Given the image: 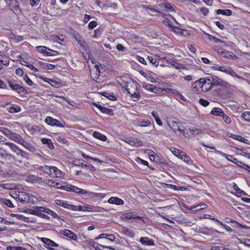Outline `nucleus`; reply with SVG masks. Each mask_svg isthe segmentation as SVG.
<instances>
[{"instance_id":"ddd939ff","label":"nucleus","mask_w":250,"mask_h":250,"mask_svg":"<svg viewBox=\"0 0 250 250\" xmlns=\"http://www.w3.org/2000/svg\"><path fill=\"white\" fill-rule=\"evenodd\" d=\"M52 172L51 173V176L56 177L57 178H62L64 175V173L61 170L59 169L56 167H52Z\"/></svg>"},{"instance_id":"cd10ccee","label":"nucleus","mask_w":250,"mask_h":250,"mask_svg":"<svg viewBox=\"0 0 250 250\" xmlns=\"http://www.w3.org/2000/svg\"><path fill=\"white\" fill-rule=\"evenodd\" d=\"M218 154H220L221 156L225 157L226 158L228 161L234 163L235 161L236 160V158H234L232 155L227 154L224 152H222L221 151H218Z\"/></svg>"},{"instance_id":"49530a36","label":"nucleus","mask_w":250,"mask_h":250,"mask_svg":"<svg viewBox=\"0 0 250 250\" xmlns=\"http://www.w3.org/2000/svg\"><path fill=\"white\" fill-rule=\"evenodd\" d=\"M8 84L11 89L15 91H17L20 85L19 84H17L16 83L13 81H8Z\"/></svg>"},{"instance_id":"393cba45","label":"nucleus","mask_w":250,"mask_h":250,"mask_svg":"<svg viewBox=\"0 0 250 250\" xmlns=\"http://www.w3.org/2000/svg\"><path fill=\"white\" fill-rule=\"evenodd\" d=\"M21 144L30 152H34L36 150V148L33 145L25 142L24 140Z\"/></svg>"},{"instance_id":"c85d7f7f","label":"nucleus","mask_w":250,"mask_h":250,"mask_svg":"<svg viewBox=\"0 0 250 250\" xmlns=\"http://www.w3.org/2000/svg\"><path fill=\"white\" fill-rule=\"evenodd\" d=\"M93 246L96 250H115L112 248L104 246L96 243L94 244Z\"/></svg>"},{"instance_id":"4468645a","label":"nucleus","mask_w":250,"mask_h":250,"mask_svg":"<svg viewBox=\"0 0 250 250\" xmlns=\"http://www.w3.org/2000/svg\"><path fill=\"white\" fill-rule=\"evenodd\" d=\"M61 233L64 236L68 237L72 240H76L77 239V236L76 234L69 229H65L61 231Z\"/></svg>"},{"instance_id":"39448f33","label":"nucleus","mask_w":250,"mask_h":250,"mask_svg":"<svg viewBox=\"0 0 250 250\" xmlns=\"http://www.w3.org/2000/svg\"><path fill=\"white\" fill-rule=\"evenodd\" d=\"M45 122L47 125L52 126L64 127L65 126V124L64 122H60L50 116H47L46 117Z\"/></svg>"},{"instance_id":"338daca9","label":"nucleus","mask_w":250,"mask_h":250,"mask_svg":"<svg viewBox=\"0 0 250 250\" xmlns=\"http://www.w3.org/2000/svg\"><path fill=\"white\" fill-rule=\"evenodd\" d=\"M0 130L4 134H5L6 136L7 137H9L10 136V134L11 133V132L8 130V129H6L5 128H1V129L0 128Z\"/></svg>"},{"instance_id":"864d4df0","label":"nucleus","mask_w":250,"mask_h":250,"mask_svg":"<svg viewBox=\"0 0 250 250\" xmlns=\"http://www.w3.org/2000/svg\"><path fill=\"white\" fill-rule=\"evenodd\" d=\"M17 92L21 95H24L26 94V90L20 85H19Z\"/></svg>"},{"instance_id":"c9c22d12","label":"nucleus","mask_w":250,"mask_h":250,"mask_svg":"<svg viewBox=\"0 0 250 250\" xmlns=\"http://www.w3.org/2000/svg\"><path fill=\"white\" fill-rule=\"evenodd\" d=\"M168 62L177 69H181L184 68L183 64L179 63L173 60H169Z\"/></svg>"},{"instance_id":"a211bd4d","label":"nucleus","mask_w":250,"mask_h":250,"mask_svg":"<svg viewBox=\"0 0 250 250\" xmlns=\"http://www.w3.org/2000/svg\"><path fill=\"white\" fill-rule=\"evenodd\" d=\"M73 37L75 39L77 42L81 46H83L85 44V41L83 38L76 31H74L72 33Z\"/></svg>"},{"instance_id":"f8f14e48","label":"nucleus","mask_w":250,"mask_h":250,"mask_svg":"<svg viewBox=\"0 0 250 250\" xmlns=\"http://www.w3.org/2000/svg\"><path fill=\"white\" fill-rule=\"evenodd\" d=\"M100 67L98 65H95V67L90 71V75L91 78L95 81L98 78L100 75Z\"/></svg>"},{"instance_id":"4c0bfd02","label":"nucleus","mask_w":250,"mask_h":250,"mask_svg":"<svg viewBox=\"0 0 250 250\" xmlns=\"http://www.w3.org/2000/svg\"><path fill=\"white\" fill-rule=\"evenodd\" d=\"M128 92L130 94V97L133 99L134 101H138L140 98L139 92L137 89L134 93H131L129 91H128Z\"/></svg>"},{"instance_id":"6e6d98bb","label":"nucleus","mask_w":250,"mask_h":250,"mask_svg":"<svg viewBox=\"0 0 250 250\" xmlns=\"http://www.w3.org/2000/svg\"><path fill=\"white\" fill-rule=\"evenodd\" d=\"M181 159L187 164H189L191 162L190 158L186 153H185V155H183Z\"/></svg>"},{"instance_id":"423d86ee","label":"nucleus","mask_w":250,"mask_h":250,"mask_svg":"<svg viewBox=\"0 0 250 250\" xmlns=\"http://www.w3.org/2000/svg\"><path fill=\"white\" fill-rule=\"evenodd\" d=\"M161 9L166 12H171L174 11L173 5L167 2H163L159 4Z\"/></svg>"},{"instance_id":"13d9d810","label":"nucleus","mask_w":250,"mask_h":250,"mask_svg":"<svg viewBox=\"0 0 250 250\" xmlns=\"http://www.w3.org/2000/svg\"><path fill=\"white\" fill-rule=\"evenodd\" d=\"M199 103L200 104L205 107L208 106L209 104V102L208 101L203 99H200L199 101Z\"/></svg>"},{"instance_id":"0eeeda50","label":"nucleus","mask_w":250,"mask_h":250,"mask_svg":"<svg viewBox=\"0 0 250 250\" xmlns=\"http://www.w3.org/2000/svg\"><path fill=\"white\" fill-rule=\"evenodd\" d=\"M125 141L132 146L139 147L142 146V143L141 140L135 138H126Z\"/></svg>"},{"instance_id":"58836bf2","label":"nucleus","mask_w":250,"mask_h":250,"mask_svg":"<svg viewBox=\"0 0 250 250\" xmlns=\"http://www.w3.org/2000/svg\"><path fill=\"white\" fill-rule=\"evenodd\" d=\"M147 59L149 61V62L151 63H152L154 66H157L159 65V62L156 57L149 56L147 57Z\"/></svg>"},{"instance_id":"de8ad7c7","label":"nucleus","mask_w":250,"mask_h":250,"mask_svg":"<svg viewBox=\"0 0 250 250\" xmlns=\"http://www.w3.org/2000/svg\"><path fill=\"white\" fill-rule=\"evenodd\" d=\"M242 117L247 122H250V111H245L242 114Z\"/></svg>"},{"instance_id":"6e6552de","label":"nucleus","mask_w":250,"mask_h":250,"mask_svg":"<svg viewBox=\"0 0 250 250\" xmlns=\"http://www.w3.org/2000/svg\"><path fill=\"white\" fill-rule=\"evenodd\" d=\"M138 6L139 8H143L145 10H147L148 11V13L150 15H152V14L154 13L158 12L157 10L152 8L150 5H148L146 3L144 2H141L139 4Z\"/></svg>"},{"instance_id":"b1692460","label":"nucleus","mask_w":250,"mask_h":250,"mask_svg":"<svg viewBox=\"0 0 250 250\" xmlns=\"http://www.w3.org/2000/svg\"><path fill=\"white\" fill-rule=\"evenodd\" d=\"M86 211L89 212H101L103 209V208L98 206H93L86 205Z\"/></svg>"},{"instance_id":"c756f323","label":"nucleus","mask_w":250,"mask_h":250,"mask_svg":"<svg viewBox=\"0 0 250 250\" xmlns=\"http://www.w3.org/2000/svg\"><path fill=\"white\" fill-rule=\"evenodd\" d=\"M92 135L94 138L102 141H105L107 140V137L104 135L97 131H94Z\"/></svg>"},{"instance_id":"c03bdc74","label":"nucleus","mask_w":250,"mask_h":250,"mask_svg":"<svg viewBox=\"0 0 250 250\" xmlns=\"http://www.w3.org/2000/svg\"><path fill=\"white\" fill-rule=\"evenodd\" d=\"M53 166H44L42 167V169L43 171L45 173L48 174V175L51 176V173L52 172V167Z\"/></svg>"},{"instance_id":"69168bd1","label":"nucleus","mask_w":250,"mask_h":250,"mask_svg":"<svg viewBox=\"0 0 250 250\" xmlns=\"http://www.w3.org/2000/svg\"><path fill=\"white\" fill-rule=\"evenodd\" d=\"M199 10L205 16L207 15L209 13L208 9L206 7L200 8Z\"/></svg>"},{"instance_id":"5701e85b","label":"nucleus","mask_w":250,"mask_h":250,"mask_svg":"<svg viewBox=\"0 0 250 250\" xmlns=\"http://www.w3.org/2000/svg\"><path fill=\"white\" fill-rule=\"evenodd\" d=\"M143 87L150 92L153 93H157V87L154 85L152 84L144 83L143 84Z\"/></svg>"},{"instance_id":"473e14b6","label":"nucleus","mask_w":250,"mask_h":250,"mask_svg":"<svg viewBox=\"0 0 250 250\" xmlns=\"http://www.w3.org/2000/svg\"><path fill=\"white\" fill-rule=\"evenodd\" d=\"M41 142L42 144L46 145L50 149L54 148V145L50 139L47 138H42L41 139Z\"/></svg>"},{"instance_id":"ea45409f","label":"nucleus","mask_w":250,"mask_h":250,"mask_svg":"<svg viewBox=\"0 0 250 250\" xmlns=\"http://www.w3.org/2000/svg\"><path fill=\"white\" fill-rule=\"evenodd\" d=\"M41 208H43V207L39 206H34V211L33 212V215L39 216L40 214H41L42 212H43V209H42Z\"/></svg>"},{"instance_id":"680f3d73","label":"nucleus","mask_w":250,"mask_h":250,"mask_svg":"<svg viewBox=\"0 0 250 250\" xmlns=\"http://www.w3.org/2000/svg\"><path fill=\"white\" fill-rule=\"evenodd\" d=\"M3 202L5 205H6V206H7L8 207H9L10 208L14 207L13 204H12V202L10 200L4 199Z\"/></svg>"},{"instance_id":"a19ab883","label":"nucleus","mask_w":250,"mask_h":250,"mask_svg":"<svg viewBox=\"0 0 250 250\" xmlns=\"http://www.w3.org/2000/svg\"><path fill=\"white\" fill-rule=\"evenodd\" d=\"M56 203L62 207H63L64 208H69V205L66 201L61 200H56Z\"/></svg>"},{"instance_id":"f3484780","label":"nucleus","mask_w":250,"mask_h":250,"mask_svg":"<svg viewBox=\"0 0 250 250\" xmlns=\"http://www.w3.org/2000/svg\"><path fill=\"white\" fill-rule=\"evenodd\" d=\"M135 123L137 125L142 127L148 126L151 124L149 120H145L142 119L135 120Z\"/></svg>"},{"instance_id":"1a4fd4ad","label":"nucleus","mask_w":250,"mask_h":250,"mask_svg":"<svg viewBox=\"0 0 250 250\" xmlns=\"http://www.w3.org/2000/svg\"><path fill=\"white\" fill-rule=\"evenodd\" d=\"M9 36L15 42H20L24 40L23 36L18 35L17 32L15 31H11Z\"/></svg>"},{"instance_id":"20e7f679","label":"nucleus","mask_w":250,"mask_h":250,"mask_svg":"<svg viewBox=\"0 0 250 250\" xmlns=\"http://www.w3.org/2000/svg\"><path fill=\"white\" fill-rule=\"evenodd\" d=\"M212 87L219 86L222 87L227 88L229 84L227 82L223 81L217 76H209Z\"/></svg>"},{"instance_id":"8fccbe9b","label":"nucleus","mask_w":250,"mask_h":250,"mask_svg":"<svg viewBox=\"0 0 250 250\" xmlns=\"http://www.w3.org/2000/svg\"><path fill=\"white\" fill-rule=\"evenodd\" d=\"M221 117H222L225 123L228 125H230L231 123V120L229 117L227 115L225 114V113L223 114V115H222Z\"/></svg>"},{"instance_id":"774afa93","label":"nucleus","mask_w":250,"mask_h":250,"mask_svg":"<svg viewBox=\"0 0 250 250\" xmlns=\"http://www.w3.org/2000/svg\"><path fill=\"white\" fill-rule=\"evenodd\" d=\"M15 73L19 76H22L24 72L21 68H19L16 69Z\"/></svg>"},{"instance_id":"79ce46f5","label":"nucleus","mask_w":250,"mask_h":250,"mask_svg":"<svg viewBox=\"0 0 250 250\" xmlns=\"http://www.w3.org/2000/svg\"><path fill=\"white\" fill-rule=\"evenodd\" d=\"M172 130L174 131V132L177 133L179 132L181 133H184V130L180 128L179 126L178 125V124L175 123L173 124L172 127H171Z\"/></svg>"},{"instance_id":"bf43d9fd","label":"nucleus","mask_w":250,"mask_h":250,"mask_svg":"<svg viewBox=\"0 0 250 250\" xmlns=\"http://www.w3.org/2000/svg\"><path fill=\"white\" fill-rule=\"evenodd\" d=\"M18 155H20L22 157L27 159L28 156V153L27 152L24 151V150L21 149V150L19 152V153L18 154Z\"/></svg>"},{"instance_id":"09e8293b","label":"nucleus","mask_w":250,"mask_h":250,"mask_svg":"<svg viewBox=\"0 0 250 250\" xmlns=\"http://www.w3.org/2000/svg\"><path fill=\"white\" fill-rule=\"evenodd\" d=\"M37 48L38 49V51L40 53L43 54L44 55H45L46 51L48 49L47 47H46V46H37Z\"/></svg>"},{"instance_id":"2f4dec72","label":"nucleus","mask_w":250,"mask_h":250,"mask_svg":"<svg viewBox=\"0 0 250 250\" xmlns=\"http://www.w3.org/2000/svg\"><path fill=\"white\" fill-rule=\"evenodd\" d=\"M34 199H35V200L36 199V198L35 196H34L32 195H31L30 194H26L24 199H21V202H26L29 203L31 201L34 202Z\"/></svg>"},{"instance_id":"5fc2aeb1","label":"nucleus","mask_w":250,"mask_h":250,"mask_svg":"<svg viewBox=\"0 0 250 250\" xmlns=\"http://www.w3.org/2000/svg\"><path fill=\"white\" fill-rule=\"evenodd\" d=\"M103 113L109 115H113V110L111 109L107 108L106 107H104V108L102 109L101 111Z\"/></svg>"},{"instance_id":"bb28decb","label":"nucleus","mask_w":250,"mask_h":250,"mask_svg":"<svg viewBox=\"0 0 250 250\" xmlns=\"http://www.w3.org/2000/svg\"><path fill=\"white\" fill-rule=\"evenodd\" d=\"M210 113L213 115L217 116H222L223 115L224 112L219 107H214L211 110Z\"/></svg>"},{"instance_id":"72a5a7b5","label":"nucleus","mask_w":250,"mask_h":250,"mask_svg":"<svg viewBox=\"0 0 250 250\" xmlns=\"http://www.w3.org/2000/svg\"><path fill=\"white\" fill-rule=\"evenodd\" d=\"M216 13L218 15L222 14L223 15L229 16L231 15L232 12L229 9H226V10L218 9L216 11Z\"/></svg>"},{"instance_id":"412c9836","label":"nucleus","mask_w":250,"mask_h":250,"mask_svg":"<svg viewBox=\"0 0 250 250\" xmlns=\"http://www.w3.org/2000/svg\"><path fill=\"white\" fill-rule=\"evenodd\" d=\"M124 216L125 219L127 220H130L132 219L142 220L143 218H144V217L138 216L136 213L132 212L125 213L124 214Z\"/></svg>"},{"instance_id":"f704fd0d","label":"nucleus","mask_w":250,"mask_h":250,"mask_svg":"<svg viewBox=\"0 0 250 250\" xmlns=\"http://www.w3.org/2000/svg\"><path fill=\"white\" fill-rule=\"evenodd\" d=\"M0 187L6 189H13L16 187L15 184L10 183H3L0 184Z\"/></svg>"},{"instance_id":"f03ea898","label":"nucleus","mask_w":250,"mask_h":250,"mask_svg":"<svg viewBox=\"0 0 250 250\" xmlns=\"http://www.w3.org/2000/svg\"><path fill=\"white\" fill-rule=\"evenodd\" d=\"M196 86L201 88L203 92H207L212 87V83L209 76L204 78H200L195 82Z\"/></svg>"},{"instance_id":"dca6fc26","label":"nucleus","mask_w":250,"mask_h":250,"mask_svg":"<svg viewBox=\"0 0 250 250\" xmlns=\"http://www.w3.org/2000/svg\"><path fill=\"white\" fill-rule=\"evenodd\" d=\"M107 202L109 204L116 205H123L124 204V201L122 199L116 197H110Z\"/></svg>"},{"instance_id":"aec40b11","label":"nucleus","mask_w":250,"mask_h":250,"mask_svg":"<svg viewBox=\"0 0 250 250\" xmlns=\"http://www.w3.org/2000/svg\"><path fill=\"white\" fill-rule=\"evenodd\" d=\"M121 232L128 237H133L134 236L133 231L126 227L122 226Z\"/></svg>"},{"instance_id":"e2e57ef3","label":"nucleus","mask_w":250,"mask_h":250,"mask_svg":"<svg viewBox=\"0 0 250 250\" xmlns=\"http://www.w3.org/2000/svg\"><path fill=\"white\" fill-rule=\"evenodd\" d=\"M9 59L6 56H3V59H2L1 64V65H8L9 64Z\"/></svg>"},{"instance_id":"f257e3e1","label":"nucleus","mask_w":250,"mask_h":250,"mask_svg":"<svg viewBox=\"0 0 250 250\" xmlns=\"http://www.w3.org/2000/svg\"><path fill=\"white\" fill-rule=\"evenodd\" d=\"M211 68L213 70L220 71L221 72L225 73L228 75H230L232 77L236 78L237 79H243V78L238 76L232 68L229 66H220L217 64H214Z\"/></svg>"},{"instance_id":"6ab92c4d","label":"nucleus","mask_w":250,"mask_h":250,"mask_svg":"<svg viewBox=\"0 0 250 250\" xmlns=\"http://www.w3.org/2000/svg\"><path fill=\"white\" fill-rule=\"evenodd\" d=\"M69 191L75 192L80 195H85L86 192V190L79 188L74 186H70L69 187Z\"/></svg>"},{"instance_id":"052dcab7","label":"nucleus","mask_w":250,"mask_h":250,"mask_svg":"<svg viewBox=\"0 0 250 250\" xmlns=\"http://www.w3.org/2000/svg\"><path fill=\"white\" fill-rule=\"evenodd\" d=\"M97 26V22L95 21H90L88 25V29L92 30Z\"/></svg>"},{"instance_id":"4d7b16f0","label":"nucleus","mask_w":250,"mask_h":250,"mask_svg":"<svg viewBox=\"0 0 250 250\" xmlns=\"http://www.w3.org/2000/svg\"><path fill=\"white\" fill-rule=\"evenodd\" d=\"M23 80L26 83L30 86H32L33 84V83L32 80L28 77L27 75H25L23 77Z\"/></svg>"},{"instance_id":"4be33fe9","label":"nucleus","mask_w":250,"mask_h":250,"mask_svg":"<svg viewBox=\"0 0 250 250\" xmlns=\"http://www.w3.org/2000/svg\"><path fill=\"white\" fill-rule=\"evenodd\" d=\"M41 240L43 243L49 247H57L59 246L58 244L49 238L43 237L41 238Z\"/></svg>"},{"instance_id":"2eb2a0df","label":"nucleus","mask_w":250,"mask_h":250,"mask_svg":"<svg viewBox=\"0 0 250 250\" xmlns=\"http://www.w3.org/2000/svg\"><path fill=\"white\" fill-rule=\"evenodd\" d=\"M9 138L10 140L20 144H21L23 140L22 138L19 134L14 132H11V133L10 134Z\"/></svg>"},{"instance_id":"9d476101","label":"nucleus","mask_w":250,"mask_h":250,"mask_svg":"<svg viewBox=\"0 0 250 250\" xmlns=\"http://www.w3.org/2000/svg\"><path fill=\"white\" fill-rule=\"evenodd\" d=\"M140 242L143 245L151 246H154L155 243L153 240L149 239L147 237H142L140 239Z\"/></svg>"},{"instance_id":"3c124183","label":"nucleus","mask_w":250,"mask_h":250,"mask_svg":"<svg viewBox=\"0 0 250 250\" xmlns=\"http://www.w3.org/2000/svg\"><path fill=\"white\" fill-rule=\"evenodd\" d=\"M102 95L108 98L110 100H113V101H114V100H116L115 97L114 96V95L112 93L110 94V93H109L108 92H103L102 93Z\"/></svg>"},{"instance_id":"7c9ffc66","label":"nucleus","mask_w":250,"mask_h":250,"mask_svg":"<svg viewBox=\"0 0 250 250\" xmlns=\"http://www.w3.org/2000/svg\"><path fill=\"white\" fill-rule=\"evenodd\" d=\"M8 111L12 113H15L21 111V108L16 104H12L8 108Z\"/></svg>"},{"instance_id":"603ef678","label":"nucleus","mask_w":250,"mask_h":250,"mask_svg":"<svg viewBox=\"0 0 250 250\" xmlns=\"http://www.w3.org/2000/svg\"><path fill=\"white\" fill-rule=\"evenodd\" d=\"M147 153L148 156H149L150 159L151 160H155V157L157 156L156 155V153L151 149H148L147 151Z\"/></svg>"},{"instance_id":"a878e982","label":"nucleus","mask_w":250,"mask_h":250,"mask_svg":"<svg viewBox=\"0 0 250 250\" xmlns=\"http://www.w3.org/2000/svg\"><path fill=\"white\" fill-rule=\"evenodd\" d=\"M5 144L8 146L13 152L16 153V154L18 155L21 149H20L17 146L10 142H6Z\"/></svg>"},{"instance_id":"e433bc0d","label":"nucleus","mask_w":250,"mask_h":250,"mask_svg":"<svg viewBox=\"0 0 250 250\" xmlns=\"http://www.w3.org/2000/svg\"><path fill=\"white\" fill-rule=\"evenodd\" d=\"M39 63H40V65L42 66V67H43L45 69H47V70H53L54 69V68L55 67V65H52L50 63H47L46 62H40Z\"/></svg>"},{"instance_id":"7ed1b4c3","label":"nucleus","mask_w":250,"mask_h":250,"mask_svg":"<svg viewBox=\"0 0 250 250\" xmlns=\"http://www.w3.org/2000/svg\"><path fill=\"white\" fill-rule=\"evenodd\" d=\"M6 4L9 9L16 14L21 13V9L18 0H7Z\"/></svg>"},{"instance_id":"0e129e2a","label":"nucleus","mask_w":250,"mask_h":250,"mask_svg":"<svg viewBox=\"0 0 250 250\" xmlns=\"http://www.w3.org/2000/svg\"><path fill=\"white\" fill-rule=\"evenodd\" d=\"M208 39L209 40L213 41L215 43H218V42H221V41L219 39H218L215 37L212 36L211 35L209 36Z\"/></svg>"},{"instance_id":"9b49d317","label":"nucleus","mask_w":250,"mask_h":250,"mask_svg":"<svg viewBox=\"0 0 250 250\" xmlns=\"http://www.w3.org/2000/svg\"><path fill=\"white\" fill-rule=\"evenodd\" d=\"M25 180L29 183H39L41 181L42 178L34 175L29 174L25 176Z\"/></svg>"},{"instance_id":"37998d69","label":"nucleus","mask_w":250,"mask_h":250,"mask_svg":"<svg viewBox=\"0 0 250 250\" xmlns=\"http://www.w3.org/2000/svg\"><path fill=\"white\" fill-rule=\"evenodd\" d=\"M59 54L58 51H54L48 48L45 56H54Z\"/></svg>"},{"instance_id":"a18cd8bd","label":"nucleus","mask_w":250,"mask_h":250,"mask_svg":"<svg viewBox=\"0 0 250 250\" xmlns=\"http://www.w3.org/2000/svg\"><path fill=\"white\" fill-rule=\"evenodd\" d=\"M233 188L238 193L240 194V195H247V194L244 191H243L242 189H241L240 188H238V186L237 185V184H236L235 183L233 185Z\"/></svg>"}]
</instances>
